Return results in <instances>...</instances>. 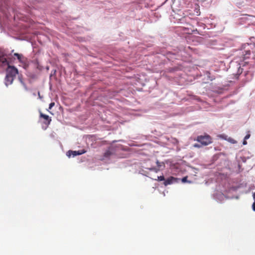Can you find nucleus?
Here are the masks:
<instances>
[{
	"label": "nucleus",
	"instance_id": "nucleus-14",
	"mask_svg": "<svg viewBox=\"0 0 255 255\" xmlns=\"http://www.w3.org/2000/svg\"><path fill=\"white\" fill-rule=\"evenodd\" d=\"M253 209L254 211H255V203H254L253 204Z\"/></svg>",
	"mask_w": 255,
	"mask_h": 255
},
{
	"label": "nucleus",
	"instance_id": "nucleus-4",
	"mask_svg": "<svg viewBox=\"0 0 255 255\" xmlns=\"http://www.w3.org/2000/svg\"><path fill=\"white\" fill-rule=\"evenodd\" d=\"M40 118H43L44 120V124L49 125L51 121V118L46 115L43 114L42 113H40Z\"/></svg>",
	"mask_w": 255,
	"mask_h": 255
},
{
	"label": "nucleus",
	"instance_id": "nucleus-6",
	"mask_svg": "<svg viewBox=\"0 0 255 255\" xmlns=\"http://www.w3.org/2000/svg\"><path fill=\"white\" fill-rule=\"evenodd\" d=\"M114 154V152L113 151V149L111 147H110L105 153L104 154V157L105 158H110L111 155Z\"/></svg>",
	"mask_w": 255,
	"mask_h": 255
},
{
	"label": "nucleus",
	"instance_id": "nucleus-10",
	"mask_svg": "<svg viewBox=\"0 0 255 255\" xmlns=\"http://www.w3.org/2000/svg\"><path fill=\"white\" fill-rule=\"evenodd\" d=\"M13 55L17 58L20 62L23 63L25 61V58L22 54L15 53Z\"/></svg>",
	"mask_w": 255,
	"mask_h": 255
},
{
	"label": "nucleus",
	"instance_id": "nucleus-8",
	"mask_svg": "<svg viewBox=\"0 0 255 255\" xmlns=\"http://www.w3.org/2000/svg\"><path fill=\"white\" fill-rule=\"evenodd\" d=\"M85 152V151H83L82 152H80L79 151H77L69 150V151H68L67 152V156L70 157L71 156V153L73 156H76V155H78L82 154H83V153H84Z\"/></svg>",
	"mask_w": 255,
	"mask_h": 255
},
{
	"label": "nucleus",
	"instance_id": "nucleus-5",
	"mask_svg": "<svg viewBox=\"0 0 255 255\" xmlns=\"http://www.w3.org/2000/svg\"><path fill=\"white\" fill-rule=\"evenodd\" d=\"M177 180V179L175 178H174L173 177H170L165 180L164 184L165 186L172 184L174 182H176Z\"/></svg>",
	"mask_w": 255,
	"mask_h": 255
},
{
	"label": "nucleus",
	"instance_id": "nucleus-3",
	"mask_svg": "<svg viewBox=\"0 0 255 255\" xmlns=\"http://www.w3.org/2000/svg\"><path fill=\"white\" fill-rule=\"evenodd\" d=\"M148 176L153 180H159V176L158 174V170L155 168H150L148 172Z\"/></svg>",
	"mask_w": 255,
	"mask_h": 255
},
{
	"label": "nucleus",
	"instance_id": "nucleus-16",
	"mask_svg": "<svg viewBox=\"0 0 255 255\" xmlns=\"http://www.w3.org/2000/svg\"><path fill=\"white\" fill-rule=\"evenodd\" d=\"M194 146L196 147H200V146L199 144H195L194 145Z\"/></svg>",
	"mask_w": 255,
	"mask_h": 255
},
{
	"label": "nucleus",
	"instance_id": "nucleus-17",
	"mask_svg": "<svg viewBox=\"0 0 255 255\" xmlns=\"http://www.w3.org/2000/svg\"><path fill=\"white\" fill-rule=\"evenodd\" d=\"M164 180V178L163 176H160V181Z\"/></svg>",
	"mask_w": 255,
	"mask_h": 255
},
{
	"label": "nucleus",
	"instance_id": "nucleus-1",
	"mask_svg": "<svg viewBox=\"0 0 255 255\" xmlns=\"http://www.w3.org/2000/svg\"><path fill=\"white\" fill-rule=\"evenodd\" d=\"M7 57V56L4 51L2 49L0 48V66L7 65L8 67L6 69V74L14 78L18 74V70L15 67L9 65Z\"/></svg>",
	"mask_w": 255,
	"mask_h": 255
},
{
	"label": "nucleus",
	"instance_id": "nucleus-12",
	"mask_svg": "<svg viewBox=\"0 0 255 255\" xmlns=\"http://www.w3.org/2000/svg\"><path fill=\"white\" fill-rule=\"evenodd\" d=\"M55 105V103L52 102L49 104V109L50 110L52 109V108Z\"/></svg>",
	"mask_w": 255,
	"mask_h": 255
},
{
	"label": "nucleus",
	"instance_id": "nucleus-15",
	"mask_svg": "<svg viewBox=\"0 0 255 255\" xmlns=\"http://www.w3.org/2000/svg\"><path fill=\"white\" fill-rule=\"evenodd\" d=\"M243 144L244 145H246V144H247V142L246 141V140H245V139H244V141H243Z\"/></svg>",
	"mask_w": 255,
	"mask_h": 255
},
{
	"label": "nucleus",
	"instance_id": "nucleus-2",
	"mask_svg": "<svg viewBox=\"0 0 255 255\" xmlns=\"http://www.w3.org/2000/svg\"><path fill=\"white\" fill-rule=\"evenodd\" d=\"M197 141L203 145H207L212 142L211 138L209 135L199 136L197 137Z\"/></svg>",
	"mask_w": 255,
	"mask_h": 255
},
{
	"label": "nucleus",
	"instance_id": "nucleus-13",
	"mask_svg": "<svg viewBox=\"0 0 255 255\" xmlns=\"http://www.w3.org/2000/svg\"><path fill=\"white\" fill-rule=\"evenodd\" d=\"M250 134H248L245 136L244 139L247 140V139H249L250 138Z\"/></svg>",
	"mask_w": 255,
	"mask_h": 255
},
{
	"label": "nucleus",
	"instance_id": "nucleus-18",
	"mask_svg": "<svg viewBox=\"0 0 255 255\" xmlns=\"http://www.w3.org/2000/svg\"><path fill=\"white\" fill-rule=\"evenodd\" d=\"M38 96L40 98H41V96H40V93L38 92Z\"/></svg>",
	"mask_w": 255,
	"mask_h": 255
},
{
	"label": "nucleus",
	"instance_id": "nucleus-9",
	"mask_svg": "<svg viewBox=\"0 0 255 255\" xmlns=\"http://www.w3.org/2000/svg\"><path fill=\"white\" fill-rule=\"evenodd\" d=\"M220 137H221L222 138L227 140V141L232 143L234 144L237 143V141L235 139H233L231 137H228V136L226 135H220Z\"/></svg>",
	"mask_w": 255,
	"mask_h": 255
},
{
	"label": "nucleus",
	"instance_id": "nucleus-7",
	"mask_svg": "<svg viewBox=\"0 0 255 255\" xmlns=\"http://www.w3.org/2000/svg\"><path fill=\"white\" fill-rule=\"evenodd\" d=\"M14 79V78L13 77H12L10 76H8L6 74L5 78V85L6 86H8L9 85L11 84Z\"/></svg>",
	"mask_w": 255,
	"mask_h": 255
},
{
	"label": "nucleus",
	"instance_id": "nucleus-11",
	"mask_svg": "<svg viewBox=\"0 0 255 255\" xmlns=\"http://www.w3.org/2000/svg\"><path fill=\"white\" fill-rule=\"evenodd\" d=\"M182 180V182L183 183H185V182H189V183H190V182H191L190 181H187V176L183 177V178L182 179V180Z\"/></svg>",
	"mask_w": 255,
	"mask_h": 255
}]
</instances>
